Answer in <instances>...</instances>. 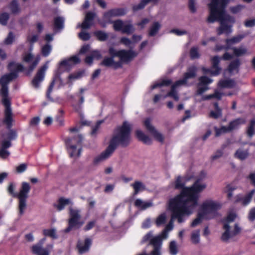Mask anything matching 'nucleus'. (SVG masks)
I'll return each instance as SVG.
<instances>
[{
  "label": "nucleus",
  "mask_w": 255,
  "mask_h": 255,
  "mask_svg": "<svg viewBox=\"0 0 255 255\" xmlns=\"http://www.w3.org/2000/svg\"><path fill=\"white\" fill-rule=\"evenodd\" d=\"M198 205V196L193 189L186 188L181 194L169 201V209L171 212V219L160 235L161 240L168 237V232L173 228L174 220L177 219L179 223L183 222L184 217L192 214Z\"/></svg>",
  "instance_id": "nucleus-1"
},
{
  "label": "nucleus",
  "mask_w": 255,
  "mask_h": 255,
  "mask_svg": "<svg viewBox=\"0 0 255 255\" xmlns=\"http://www.w3.org/2000/svg\"><path fill=\"white\" fill-rule=\"evenodd\" d=\"M8 68L11 72L4 75L0 79V84L1 85L0 96L1 98L2 103L5 107L4 117L3 122L8 128H10L12 126V123L14 121L10 108L7 84L17 77V72L22 71L23 67L20 64L12 62L8 65Z\"/></svg>",
  "instance_id": "nucleus-2"
},
{
  "label": "nucleus",
  "mask_w": 255,
  "mask_h": 255,
  "mask_svg": "<svg viewBox=\"0 0 255 255\" xmlns=\"http://www.w3.org/2000/svg\"><path fill=\"white\" fill-rule=\"evenodd\" d=\"M131 125L128 122H124L122 126L118 127L115 130L109 146L104 151L95 157L93 164L98 165L109 158L118 145L122 146H127L128 145L131 140Z\"/></svg>",
  "instance_id": "nucleus-3"
},
{
  "label": "nucleus",
  "mask_w": 255,
  "mask_h": 255,
  "mask_svg": "<svg viewBox=\"0 0 255 255\" xmlns=\"http://www.w3.org/2000/svg\"><path fill=\"white\" fill-rule=\"evenodd\" d=\"M211 2L208 4L209 15L208 21L213 23L216 20L220 22H228L232 23L235 22L234 17L226 13L225 8L230 2V0H210Z\"/></svg>",
  "instance_id": "nucleus-4"
},
{
  "label": "nucleus",
  "mask_w": 255,
  "mask_h": 255,
  "mask_svg": "<svg viewBox=\"0 0 255 255\" xmlns=\"http://www.w3.org/2000/svg\"><path fill=\"white\" fill-rule=\"evenodd\" d=\"M197 71V68L195 66L192 65L189 67L187 72L184 74L183 78L176 81L172 86L171 91L163 97V99H165L168 97H171L175 101H178L179 100V97L176 91V88L182 86L187 85L188 80L196 77Z\"/></svg>",
  "instance_id": "nucleus-5"
},
{
  "label": "nucleus",
  "mask_w": 255,
  "mask_h": 255,
  "mask_svg": "<svg viewBox=\"0 0 255 255\" xmlns=\"http://www.w3.org/2000/svg\"><path fill=\"white\" fill-rule=\"evenodd\" d=\"M222 207V204L218 201L209 199L204 201L199 210L200 215L205 217V219H211L218 215L217 211Z\"/></svg>",
  "instance_id": "nucleus-6"
},
{
  "label": "nucleus",
  "mask_w": 255,
  "mask_h": 255,
  "mask_svg": "<svg viewBox=\"0 0 255 255\" xmlns=\"http://www.w3.org/2000/svg\"><path fill=\"white\" fill-rule=\"evenodd\" d=\"M205 176L206 173L204 172H202L195 183L190 187H184V183L183 182V179L179 176L177 177L174 183L175 188L178 189H182V190L180 194L175 196L174 198L180 195L183 190L185 189L189 188L193 189V191L197 194L199 199L200 197L199 193L203 191L207 187L206 184L202 182V180L205 177Z\"/></svg>",
  "instance_id": "nucleus-7"
},
{
  "label": "nucleus",
  "mask_w": 255,
  "mask_h": 255,
  "mask_svg": "<svg viewBox=\"0 0 255 255\" xmlns=\"http://www.w3.org/2000/svg\"><path fill=\"white\" fill-rule=\"evenodd\" d=\"M233 54L226 51L222 56H215L211 58V67L210 69L202 67V70L205 74H210L213 76L218 75L222 70V68L219 66V63L221 60L222 59L224 60H229L233 58Z\"/></svg>",
  "instance_id": "nucleus-8"
},
{
  "label": "nucleus",
  "mask_w": 255,
  "mask_h": 255,
  "mask_svg": "<svg viewBox=\"0 0 255 255\" xmlns=\"http://www.w3.org/2000/svg\"><path fill=\"white\" fill-rule=\"evenodd\" d=\"M236 217L237 215L235 213H230L224 221L223 228L225 231L223 233L221 237L222 241L227 242L240 232L241 229L237 224L235 225L233 231H231V227L229 225L231 223L233 222L235 220Z\"/></svg>",
  "instance_id": "nucleus-9"
},
{
  "label": "nucleus",
  "mask_w": 255,
  "mask_h": 255,
  "mask_svg": "<svg viewBox=\"0 0 255 255\" xmlns=\"http://www.w3.org/2000/svg\"><path fill=\"white\" fill-rule=\"evenodd\" d=\"M81 211L77 209L69 208V219L68 220V227L65 229V232H69L72 229L79 228L84 223L81 220Z\"/></svg>",
  "instance_id": "nucleus-10"
},
{
  "label": "nucleus",
  "mask_w": 255,
  "mask_h": 255,
  "mask_svg": "<svg viewBox=\"0 0 255 255\" xmlns=\"http://www.w3.org/2000/svg\"><path fill=\"white\" fill-rule=\"evenodd\" d=\"M30 190V186L29 183L23 182L19 193L16 195L19 199L18 211L19 214L22 215L26 207V199L28 198V194Z\"/></svg>",
  "instance_id": "nucleus-11"
},
{
  "label": "nucleus",
  "mask_w": 255,
  "mask_h": 255,
  "mask_svg": "<svg viewBox=\"0 0 255 255\" xmlns=\"http://www.w3.org/2000/svg\"><path fill=\"white\" fill-rule=\"evenodd\" d=\"M109 53L114 55H116L117 57H119V60L118 61L121 62V65L123 62H127L130 61L137 55V52L131 49L128 50H117L113 47H110L109 49Z\"/></svg>",
  "instance_id": "nucleus-12"
},
{
  "label": "nucleus",
  "mask_w": 255,
  "mask_h": 255,
  "mask_svg": "<svg viewBox=\"0 0 255 255\" xmlns=\"http://www.w3.org/2000/svg\"><path fill=\"white\" fill-rule=\"evenodd\" d=\"M82 136L81 134H78L76 137L73 139L67 138L66 141V144L68 147V152L71 157L76 158L80 156L81 152V148L77 149V147L74 144L77 142V145L80 144L82 140Z\"/></svg>",
  "instance_id": "nucleus-13"
},
{
  "label": "nucleus",
  "mask_w": 255,
  "mask_h": 255,
  "mask_svg": "<svg viewBox=\"0 0 255 255\" xmlns=\"http://www.w3.org/2000/svg\"><path fill=\"white\" fill-rule=\"evenodd\" d=\"M152 233L149 232L145 235L143 238V242H146L150 240V244L153 247V250L151 252V255H161V247L162 245V240L161 237L156 236L152 238Z\"/></svg>",
  "instance_id": "nucleus-14"
},
{
  "label": "nucleus",
  "mask_w": 255,
  "mask_h": 255,
  "mask_svg": "<svg viewBox=\"0 0 255 255\" xmlns=\"http://www.w3.org/2000/svg\"><path fill=\"white\" fill-rule=\"evenodd\" d=\"M143 124L146 129L152 134L156 140L160 142L164 141V137L163 135L155 128L152 126L151 120L149 119L145 120Z\"/></svg>",
  "instance_id": "nucleus-15"
},
{
  "label": "nucleus",
  "mask_w": 255,
  "mask_h": 255,
  "mask_svg": "<svg viewBox=\"0 0 255 255\" xmlns=\"http://www.w3.org/2000/svg\"><path fill=\"white\" fill-rule=\"evenodd\" d=\"M23 60L30 65L28 68L27 74H30L34 69L40 61L39 56L34 57V56L29 52H25L23 56Z\"/></svg>",
  "instance_id": "nucleus-16"
},
{
  "label": "nucleus",
  "mask_w": 255,
  "mask_h": 255,
  "mask_svg": "<svg viewBox=\"0 0 255 255\" xmlns=\"http://www.w3.org/2000/svg\"><path fill=\"white\" fill-rule=\"evenodd\" d=\"M45 240V239L44 238L31 247V250L33 254L37 255H49V251L52 249L53 246L49 245L46 248H43L42 245Z\"/></svg>",
  "instance_id": "nucleus-17"
},
{
  "label": "nucleus",
  "mask_w": 255,
  "mask_h": 255,
  "mask_svg": "<svg viewBox=\"0 0 255 255\" xmlns=\"http://www.w3.org/2000/svg\"><path fill=\"white\" fill-rule=\"evenodd\" d=\"M48 68V62L41 67L37 71L35 76L31 81L32 85L35 88H38L40 84L43 80L45 73Z\"/></svg>",
  "instance_id": "nucleus-18"
},
{
  "label": "nucleus",
  "mask_w": 255,
  "mask_h": 255,
  "mask_svg": "<svg viewBox=\"0 0 255 255\" xmlns=\"http://www.w3.org/2000/svg\"><path fill=\"white\" fill-rule=\"evenodd\" d=\"M77 56H73L69 59L62 60L59 65V70H69L75 64L80 62Z\"/></svg>",
  "instance_id": "nucleus-19"
},
{
  "label": "nucleus",
  "mask_w": 255,
  "mask_h": 255,
  "mask_svg": "<svg viewBox=\"0 0 255 255\" xmlns=\"http://www.w3.org/2000/svg\"><path fill=\"white\" fill-rule=\"evenodd\" d=\"M95 13L89 11L86 13L84 20L81 24H78L77 27H81L83 29H89L94 24V19L96 17Z\"/></svg>",
  "instance_id": "nucleus-20"
},
{
  "label": "nucleus",
  "mask_w": 255,
  "mask_h": 255,
  "mask_svg": "<svg viewBox=\"0 0 255 255\" xmlns=\"http://www.w3.org/2000/svg\"><path fill=\"white\" fill-rule=\"evenodd\" d=\"M199 83L197 93L198 95H201L208 89L207 85L211 83L213 80L206 76H203L199 78Z\"/></svg>",
  "instance_id": "nucleus-21"
},
{
  "label": "nucleus",
  "mask_w": 255,
  "mask_h": 255,
  "mask_svg": "<svg viewBox=\"0 0 255 255\" xmlns=\"http://www.w3.org/2000/svg\"><path fill=\"white\" fill-rule=\"evenodd\" d=\"M109 54L111 56L105 57L101 64L106 67H111L116 69L121 67V62L115 59L117 56L111 54Z\"/></svg>",
  "instance_id": "nucleus-22"
},
{
  "label": "nucleus",
  "mask_w": 255,
  "mask_h": 255,
  "mask_svg": "<svg viewBox=\"0 0 255 255\" xmlns=\"http://www.w3.org/2000/svg\"><path fill=\"white\" fill-rule=\"evenodd\" d=\"M127 13V11L123 8L112 9L104 13V17L106 20H110L113 17L123 16Z\"/></svg>",
  "instance_id": "nucleus-23"
},
{
  "label": "nucleus",
  "mask_w": 255,
  "mask_h": 255,
  "mask_svg": "<svg viewBox=\"0 0 255 255\" xmlns=\"http://www.w3.org/2000/svg\"><path fill=\"white\" fill-rule=\"evenodd\" d=\"M11 144L9 140L2 139L0 141V157L3 159L6 158L10 154L7 148L10 147Z\"/></svg>",
  "instance_id": "nucleus-24"
},
{
  "label": "nucleus",
  "mask_w": 255,
  "mask_h": 255,
  "mask_svg": "<svg viewBox=\"0 0 255 255\" xmlns=\"http://www.w3.org/2000/svg\"><path fill=\"white\" fill-rule=\"evenodd\" d=\"M244 35H238L233 36L230 38H227L225 40V50H228L231 49L233 47L232 45L239 43L245 37Z\"/></svg>",
  "instance_id": "nucleus-25"
},
{
  "label": "nucleus",
  "mask_w": 255,
  "mask_h": 255,
  "mask_svg": "<svg viewBox=\"0 0 255 255\" xmlns=\"http://www.w3.org/2000/svg\"><path fill=\"white\" fill-rule=\"evenodd\" d=\"M241 65V62L240 60L238 58H236L232 60L229 63L227 70L231 74H237L239 71Z\"/></svg>",
  "instance_id": "nucleus-26"
},
{
  "label": "nucleus",
  "mask_w": 255,
  "mask_h": 255,
  "mask_svg": "<svg viewBox=\"0 0 255 255\" xmlns=\"http://www.w3.org/2000/svg\"><path fill=\"white\" fill-rule=\"evenodd\" d=\"M162 24L159 21L153 22L150 26L148 29V35L150 36H154L159 31L161 28Z\"/></svg>",
  "instance_id": "nucleus-27"
},
{
  "label": "nucleus",
  "mask_w": 255,
  "mask_h": 255,
  "mask_svg": "<svg viewBox=\"0 0 255 255\" xmlns=\"http://www.w3.org/2000/svg\"><path fill=\"white\" fill-rule=\"evenodd\" d=\"M255 193V190H252L250 193L244 197L239 195L237 197L236 202H241L244 205H247L251 202L252 197Z\"/></svg>",
  "instance_id": "nucleus-28"
},
{
  "label": "nucleus",
  "mask_w": 255,
  "mask_h": 255,
  "mask_svg": "<svg viewBox=\"0 0 255 255\" xmlns=\"http://www.w3.org/2000/svg\"><path fill=\"white\" fill-rule=\"evenodd\" d=\"M55 84H56L58 85V88H60L61 86H62L64 85V84L63 83L62 79L58 75H56L54 77V78L53 79V81H52L50 86L48 87V89L47 90V93H46L47 97L48 99H50V94L51 92L53 87Z\"/></svg>",
  "instance_id": "nucleus-29"
},
{
  "label": "nucleus",
  "mask_w": 255,
  "mask_h": 255,
  "mask_svg": "<svg viewBox=\"0 0 255 255\" xmlns=\"http://www.w3.org/2000/svg\"><path fill=\"white\" fill-rule=\"evenodd\" d=\"M91 241L89 239H86L84 242H79L77 244V247L80 254H83L87 252L91 246Z\"/></svg>",
  "instance_id": "nucleus-30"
},
{
  "label": "nucleus",
  "mask_w": 255,
  "mask_h": 255,
  "mask_svg": "<svg viewBox=\"0 0 255 255\" xmlns=\"http://www.w3.org/2000/svg\"><path fill=\"white\" fill-rule=\"evenodd\" d=\"M232 27V25H227L224 21H221L220 22V26L217 29L218 34L221 35L223 33L230 34L233 31Z\"/></svg>",
  "instance_id": "nucleus-31"
},
{
  "label": "nucleus",
  "mask_w": 255,
  "mask_h": 255,
  "mask_svg": "<svg viewBox=\"0 0 255 255\" xmlns=\"http://www.w3.org/2000/svg\"><path fill=\"white\" fill-rule=\"evenodd\" d=\"M246 123V120L242 118L237 119L230 123L229 126L227 127L228 130L231 131L233 130L236 129L239 127Z\"/></svg>",
  "instance_id": "nucleus-32"
},
{
  "label": "nucleus",
  "mask_w": 255,
  "mask_h": 255,
  "mask_svg": "<svg viewBox=\"0 0 255 255\" xmlns=\"http://www.w3.org/2000/svg\"><path fill=\"white\" fill-rule=\"evenodd\" d=\"M136 135L139 140L142 141L145 144H149L152 142L151 139L140 130H137L136 131Z\"/></svg>",
  "instance_id": "nucleus-33"
},
{
  "label": "nucleus",
  "mask_w": 255,
  "mask_h": 255,
  "mask_svg": "<svg viewBox=\"0 0 255 255\" xmlns=\"http://www.w3.org/2000/svg\"><path fill=\"white\" fill-rule=\"evenodd\" d=\"M233 55L236 57H240L248 54L247 49L245 46L233 47L231 49Z\"/></svg>",
  "instance_id": "nucleus-34"
},
{
  "label": "nucleus",
  "mask_w": 255,
  "mask_h": 255,
  "mask_svg": "<svg viewBox=\"0 0 255 255\" xmlns=\"http://www.w3.org/2000/svg\"><path fill=\"white\" fill-rule=\"evenodd\" d=\"M130 186L134 189V195L137 194L139 192L144 191L145 189L144 184L141 181L136 180Z\"/></svg>",
  "instance_id": "nucleus-35"
},
{
  "label": "nucleus",
  "mask_w": 255,
  "mask_h": 255,
  "mask_svg": "<svg viewBox=\"0 0 255 255\" xmlns=\"http://www.w3.org/2000/svg\"><path fill=\"white\" fill-rule=\"evenodd\" d=\"M218 86L221 88H232L236 86V82L232 79L221 80L219 81Z\"/></svg>",
  "instance_id": "nucleus-36"
},
{
  "label": "nucleus",
  "mask_w": 255,
  "mask_h": 255,
  "mask_svg": "<svg viewBox=\"0 0 255 255\" xmlns=\"http://www.w3.org/2000/svg\"><path fill=\"white\" fill-rule=\"evenodd\" d=\"M72 202L70 199L61 198L59 199L56 207L58 211H61L64 208L65 206L72 205Z\"/></svg>",
  "instance_id": "nucleus-37"
},
{
  "label": "nucleus",
  "mask_w": 255,
  "mask_h": 255,
  "mask_svg": "<svg viewBox=\"0 0 255 255\" xmlns=\"http://www.w3.org/2000/svg\"><path fill=\"white\" fill-rule=\"evenodd\" d=\"M158 0H141L138 4L134 5L133 6V9L134 11L141 9L143 8L148 3H152L155 4L157 3Z\"/></svg>",
  "instance_id": "nucleus-38"
},
{
  "label": "nucleus",
  "mask_w": 255,
  "mask_h": 255,
  "mask_svg": "<svg viewBox=\"0 0 255 255\" xmlns=\"http://www.w3.org/2000/svg\"><path fill=\"white\" fill-rule=\"evenodd\" d=\"M134 204L136 207L141 209L144 210L147 208L152 206V202L150 201H144L140 199H137L135 201Z\"/></svg>",
  "instance_id": "nucleus-39"
},
{
  "label": "nucleus",
  "mask_w": 255,
  "mask_h": 255,
  "mask_svg": "<svg viewBox=\"0 0 255 255\" xmlns=\"http://www.w3.org/2000/svg\"><path fill=\"white\" fill-rule=\"evenodd\" d=\"M65 19L63 17L57 16L54 18V26L56 30H61L64 27Z\"/></svg>",
  "instance_id": "nucleus-40"
},
{
  "label": "nucleus",
  "mask_w": 255,
  "mask_h": 255,
  "mask_svg": "<svg viewBox=\"0 0 255 255\" xmlns=\"http://www.w3.org/2000/svg\"><path fill=\"white\" fill-rule=\"evenodd\" d=\"M135 31V29L130 21L124 22L122 29V33L126 34H130Z\"/></svg>",
  "instance_id": "nucleus-41"
},
{
  "label": "nucleus",
  "mask_w": 255,
  "mask_h": 255,
  "mask_svg": "<svg viewBox=\"0 0 255 255\" xmlns=\"http://www.w3.org/2000/svg\"><path fill=\"white\" fill-rule=\"evenodd\" d=\"M249 155V152L248 150H243L239 149L237 150L235 154L236 157L240 160H244L248 157Z\"/></svg>",
  "instance_id": "nucleus-42"
},
{
  "label": "nucleus",
  "mask_w": 255,
  "mask_h": 255,
  "mask_svg": "<svg viewBox=\"0 0 255 255\" xmlns=\"http://www.w3.org/2000/svg\"><path fill=\"white\" fill-rule=\"evenodd\" d=\"M223 95L224 94L223 93H221L218 90H216L213 94L203 96L202 99L203 100H207L214 98L220 100L221 99Z\"/></svg>",
  "instance_id": "nucleus-43"
},
{
  "label": "nucleus",
  "mask_w": 255,
  "mask_h": 255,
  "mask_svg": "<svg viewBox=\"0 0 255 255\" xmlns=\"http://www.w3.org/2000/svg\"><path fill=\"white\" fill-rule=\"evenodd\" d=\"M191 242L194 244H197L200 242V230L194 231L191 234Z\"/></svg>",
  "instance_id": "nucleus-44"
},
{
  "label": "nucleus",
  "mask_w": 255,
  "mask_h": 255,
  "mask_svg": "<svg viewBox=\"0 0 255 255\" xmlns=\"http://www.w3.org/2000/svg\"><path fill=\"white\" fill-rule=\"evenodd\" d=\"M215 111H211L210 113V117L214 119H217L221 116V110L219 107L217 103L214 104Z\"/></svg>",
  "instance_id": "nucleus-45"
},
{
  "label": "nucleus",
  "mask_w": 255,
  "mask_h": 255,
  "mask_svg": "<svg viewBox=\"0 0 255 255\" xmlns=\"http://www.w3.org/2000/svg\"><path fill=\"white\" fill-rule=\"evenodd\" d=\"M167 216L166 213H164L160 214L156 218L155 224L157 227L163 225L166 220Z\"/></svg>",
  "instance_id": "nucleus-46"
},
{
  "label": "nucleus",
  "mask_w": 255,
  "mask_h": 255,
  "mask_svg": "<svg viewBox=\"0 0 255 255\" xmlns=\"http://www.w3.org/2000/svg\"><path fill=\"white\" fill-rule=\"evenodd\" d=\"M94 34L100 41H105L108 37V34L103 31H96L94 32Z\"/></svg>",
  "instance_id": "nucleus-47"
},
{
  "label": "nucleus",
  "mask_w": 255,
  "mask_h": 255,
  "mask_svg": "<svg viewBox=\"0 0 255 255\" xmlns=\"http://www.w3.org/2000/svg\"><path fill=\"white\" fill-rule=\"evenodd\" d=\"M52 49V46L49 44L47 43L43 45L41 48V52L42 55L45 57H47L50 54Z\"/></svg>",
  "instance_id": "nucleus-48"
},
{
  "label": "nucleus",
  "mask_w": 255,
  "mask_h": 255,
  "mask_svg": "<svg viewBox=\"0 0 255 255\" xmlns=\"http://www.w3.org/2000/svg\"><path fill=\"white\" fill-rule=\"evenodd\" d=\"M172 81L170 79H164L162 80L161 82L157 83L152 86V89H154L158 87H162L164 86L169 85L171 83Z\"/></svg>",
  "instance_id": "nucleus-49"
},
{
  "label": "nucleus",
  "mask_w": 255,
  "mask_h": 255,
  "mask_svg": "<svg viewBox=\"0 0 255 255\" xmlns=\"http://www.w3.org/2000/svg\"><path fill=\"white\" fill-rule=\"evenodd\" d=\"M113 27L116 31H122L124 22L121 20H117L113 22Z\"/></svg>",
  "instance_id": "nucleus-50"
},
{
  "label": "nucleus",
  "mask_w": 255,
  "mask_h": 255,
  "mask_svg": "<svg viewBox=\"0 0 255 255\" xmlns=\"http://www.w3.org/2000/svg\"><path fill=\"white\" fill-rule=\"evenodd\" d=\"M169 252L171 255H176L178 253V249L175 241H171L169 245Z\"/></svg>",
  "instance_id": "nucleus-51"
},
{
  "label": "nucleus",
  "mask_w": 255,
  "mask_h": 255,
  "mask_svg": "<svg viewBox=\"0 0 255 255\" xmlns=\"http://www.w3.org/2000/svg\"><path fill=\"white\" fill-rule=\"evenodd\" d=\"M120 42L129 48H132L133 47L132 40L128 37H122L120 39Z\"/></svg>",
  "instance_id": "nucleus-52"
},
{
  "label": "nucleus",
  "mask_w": 255,
  "mask_h": 255,
  "mask_svg": "<svg viewBox=\"0 0 255 255\" xmlns=\"http://www.w3.org/2000/svg\"><path fill=\"white\" fill-rule=\"evenodd\" d=\"M214 129L216 136H219L224 133L229 132L227 127L223 126L221 128L215 127Z\"/></svg>",
  "instance_id": "nucleus-53"
},
{
  "label": "nucleus",
  "mask_w": 255,
  "mask_h": 255,
  "mask_svg": "<svg viewBox=\"0 0 255 255\" xmlns=\"http://www.w3.org/2000/svg\"><path fill=\"white\" fill-rule=\"evenodd\" d=\"M83 74V72L79 71L76 73L70 75L68 76V83H71L72 80L80 78Z\"/></svg>",
  "instance_id": "nucleus-54"
},
{
  "label": "nucleus",
  "mask_w": 255,
  "mask_h": 255,
  "mask_svg": "<svg viewBox=\"0 0 255 255\" xmlns=\"http://www.w3.org/2000/svg\"><path fill=\"white\" fill-rule=\"evenodd\" d=\"M255 120H252L249 127H248L247 133L250 136H252L255 133Z\"/></svg>",
  "instance_id": "nucleus-55"
},
{
  "label": "nucleus",
  "mask_w": 255,
  "mask_h": 255,
  "mask_svg": "<svg viewBox=\"0 0 255 255\" xmlns=\"http://www.w3.org/2000/svg\"><path fill=\"white\" fill-rule=\"evenodd\" d=\"M43 233L45 236H49L52 238H56V231L55 229H45L43 231Z\"/></svg>",
  "instance_id": "nucleus-56"
},
{
  "label": "nucleus",
  "mask_w": 255,
  "mask_h": 255,
  "mask_svg": "<svg viewBox=\"0 0 255 255\" xmlns=\"http://www.w3.org/2000/svg\"><path fill=\"white\" fill-rule=\"evenodd\" d=\"M244 8L245 6L244 5L239 4L236 6L230 7V10L233 13L237 14L241 12Z\"/></svg>",
  "instance_id": "nucleus-57"
},
{
  "label": "nucleus",
  "mask_w": 255,
  "mask_h": 255,
  "mask_svg": "<svg viewBox=\"0 0 255 255\" xmlns=\"http://www.w3.org/2000/svg\"><path fill=\"white\" fill-rule=\"evenodd\" d=\"M10 9L13 13H17L20 11L18 5L15 0L12 1L10 3Z\"/></svg>",
  "instance_id": "nucleus-58"
},
{
  "label": "nucleus",
  "mask_w": 255,
  "mask_h": 255,
  "mask_svg": "<svg viewBox=\"0 0 255 255\" xmlns=\"http://www.w3.org/2000/svg\"><path fill=\"white\" fill-rule=\"evenodd\" d=\"M203 219H205V217L200 216V212L199 211L197 218L192 222L191 226L192 227H196L197 225L199 224Z\"/></svg>",
  "instance_id": "nucleus-59"
},
{
  "label": "nucleus",
  "mask_w": 255,
  "mask_h": 255,
  "mask_svg": "<svg viewBox=\"0 0 255 255\" xmlns=\"http://www.w3.org/2000/svg\"><path fill=\"white\" fill-rule=\"evenodd\" d=\"M17 137L16 132L14 130H10L9 132L7 134V139H5L3 135L2 139H5L6 140H9L10 142L11 140L15 139Z\"/></svg>",
  "instance_id": "nucleus-60"
},
{
  "label": "nucleus",
  "mask_w": 255,
  "mask_h": 255,
  "mask_svg": "<svg viewBox=\"0 0 255 255\" xmlns=\"http://www.w3.org/2000/svg\"><path fill=\"white\" fill-rule=\"evenodd\" d=\"M236 188L231 185H228L225 190V192L228 193V198H231L233 196L232 191L235 190Z\"/></svg>",
  "instance_id": "nucleus-61"
},
{
  "label": "nucleus",
  "mask_w": 255,
  "mask_h": 255,
  "mask_svg": "<svg viewBox=\"0 0 255 255\" xmlns=\"http://www.w3.org/2000/svg\"><path fill=\"white\" fill-rule=\"evenodd\" d=\"M198 49L197 47H193L190 50V56L191 58L195 59L199 57Z\"/></svg>",
  "instance_id": "nucleus-62"
},
{
  "label": "nucleus",
  "mask_w": 255,
  "mask_h": 255,
  "mask_svg": "<svg viewBox=\"0 0 255 255\" xmlns=\"http://www.w3.org/2000/svg\"><path fill=\"white\" fill-rule=\"evenodd\" d=\"M38 37L39 36L37 34L30 35L29 34L27 37V41L30 43H33L37 41Z\"/></svg>",
  "instance_id": "nucleus-63"
},
{
  "label": "nucleus",
  "mask_w": 255,
  "mask_h": 255,
  "mask_svg": "<svg viewBox=\"0 0 255 255\" xmlns=\"http://www.w3.org/2000/svg\"><path fill=\"white\" fill-rule=\"evenodd\" d=\"M248 219L251 221L255 220V207L250 209L249 212Z\"/></svg>",
  "instance_id": "nucleus-64"
}]
</instances>
